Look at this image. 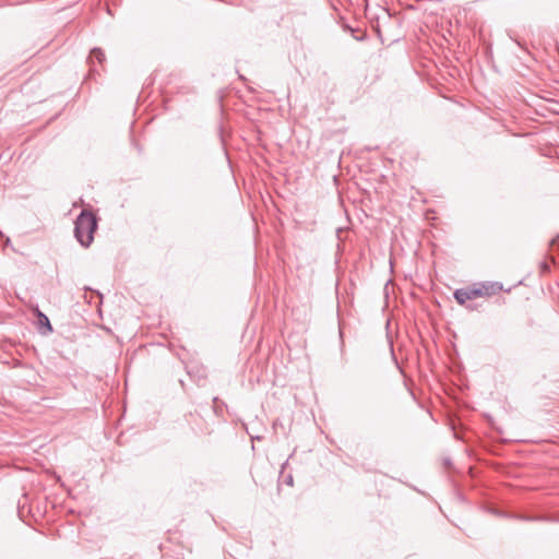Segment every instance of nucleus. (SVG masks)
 I'll use <instances>...</instances> for the list:
<instances>
[{"label": "nucleus", "instance_id": "nucleus-1", "mask_svg": "<svg viewBox=\"0 0 559 559\" xmlns=\"http://www.w3.org/2000/svg\"><path fill=\"white\" fill-rule=\"evenodd\" d=\"M74 236L80 245L88 248L93 240L94 234L97 229L96 216L87 210H83L74 222Z\"/></svg>", "mask_w": 559, "mask_h": 559}, {"label": "nucleus", "instance_id": "nucleus-2", "mask_svg": "<svg viewBox=\"0 0 559 559\" xmlns=\"http://www.w3.org/2000/svg\"><path fill=\"white\" fill-rule=\"evenodd\" d=\"M479 292L475 290V286L467 288H460L454 292V298L460 305H465L468 300L479 297Z\"/></svg>", "mask_w": 559, "mask_h": 559}, {"label": "nucleus", "instance_id": "nucleus-3", "mask_svg": "<svg viewBox=\"0 0 559 559\" xmlns=\"http://www.w3.org/2000/svg\"><path fill=\"white\" fill-rule=\"evenodd\" d=\"M475 290H478L479 297H490L493 296L502 290V285L498 282H488L479 284L478 286L475 285Z\"/></svg>", "mask_w": 559, "mask_h": 559}, {"label": "nucleus", "instance_id": "nucleus-4", "mask_svg": "<svg viewBox=\"0 0 559 559\" xmlns=\"http://www.w3.org/2000/svg\"><path fill=\"white\" fill-rule=\"evenodd\" d=\"M37 319H38L39 330L43 334L46 335L52 331V328H51L48 317L46 314H44L43 312H40L38 309H37Z\"/></svg>", "mask_w": 559, "mask_h": 559}, {"label": "nucleus", "instance_id": "nucleus-5", "mask_svg": "<svg viewBox=\"0 0 559 559\" xmlns=\"http://www.w3.org/2000/svg\"><path fill=\"white\" fill-rule=\"evenodd\" d=\"M91 59H96L98 63H103V61L105 60V53L100 48H94L91 51Z\"/></svg>", "mask_w": 559, "mask_h": 559}, {"label": "nucleus", "instance_id": "nucleus-6", "mask_svg": "<svg viewBox=\"0 0 559 559\" xmlns=\"http://www.w3.org/2000/svg\"><path fill=\"white\" fill-rule=\"evenodd\" d=\"M552 245L559 246V238L552 240Z\"/></svg>", "mask_w": 559, "mask_h": 559}]
</instances>
